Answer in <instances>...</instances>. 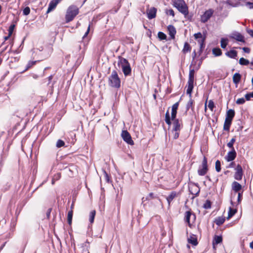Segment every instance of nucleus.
<instances>
[{
    "label": "nucleus",
    "instance_id": "nucleus-1",
    "mask_svg": "<svg viewBox=\"0 0 253 253\" xmlns=\"http://www.w3.org/2000/svg\"><path fill=\"white\" fill-rule=\"evenodd\" d=\"M178 105V102H176L172 106L170 116L168 111L166 113L165 121L166 123L169 126L171 125V121H172V128L171 130H180L182 126L181 122L176 119Z\"/></svg>",
    "mask_w": 253,
    "mask_h": 253
},
{
    "label": "nucleus",
    "instance_id": "nucleus-2",
    "mask_svg": "<svg viewBox=\"0 0 253 253\" xmlns=\"http://www.w3.org/2000/svg\"><path fill=\"white\" fill-rule=\"evenodd\" d=\"M172 5L184 16L188 14V7L184 0H172Z\"/></svg>",
    "mask_w": 253,
    "mask_h": 253
},
{
    "label": "nucleus",
    "instance_id": "nucleus-3",
    "mask_svg": "<svg viewBox=\"0 0 253 253\" xmlns=\"http://www.w3.org/2000/svg\"><path fill=\"white\" fill-rule=\"evenodd\" d=\"M79 13L78 7L74 5H70L67 9L65 15V22L68 23L72 21Z\"/></svg>",
    "mask_w": 253,
    "mask_h": 253
},
{
    "label": "nucleus",
    "instance_id": "nucleus-4",
    "mask_svg": "<svg viewBox=\"0 0 253 253\" xmlns=\"http://www.w3.org/2000/svg\"><path fill=\"white\" fill-rule=\"evenodd\" d=\"M118 65L122 69L125 76H127L130 74L131 69L126 59L124 58H120L118 61Z\"/></svg>",
    "mask_w": 253,
    "mask_h": 253
},
{
    "label": "nucleus",
    "instance_id": "nucleus-5",
    "mask_svg": "<svg viewBox=\"0 0 253 253\" xmlns=\"http://www.w3.org/2000/svg\"><path fill=\"white\" fill-rule=\"evenodd\" d=\"M121 81L117 72L113 71L109 78V84L114 87L119 88L120 86Z\"/></svg>",
    "mask_w": 253,
    "mask_h": 253
},
{
    "label": "nucleus",
    "instance_id": "nucleus-6",
    "mask_svg": "<svg viewBox=\"0 0 253 253\" xmlns=\"http://www.w3.org/2000/svg\"><path fill=\"white\" fill-rule=\"evenodd\" d=\"M194 72L193 71H191L189 73V79L188 81V84L187 86L186 92L190 96L191 95V93L194 86Z\"/></svg>",
    "mask_w": 253,
    "mask_h": 253
},
{
    "label": "nucleus",
    "instance_id": "nucleus-7",
    "mask_svg": "<svg viewBox=\"0 0 253 253\" xmlns=\"http://www.w3.org/2000/svg\"><path fill=\"white\" fill-rule=\"evenodd\" d=\"M40 53L39 55L41 56L42 59H46L50 56L52 52V48L50 46L42 48V50H40Z\"/></svg>",
    "mask_w": 253,
    "mask_h": 253
},
{
    "label": "nucleus",
    "instance_id": "nucleus-8",
    "mask_svg": "<svg viewBox=\"0 0 253 253\" xmlns=\"http://www.w3.org/2000/svg\"><path fill=\"white\" fill-rule=\"evenodd\" d=\"M13 44V42L9 41L8 44H7V45H6L4 47H3V45H4V43H3L1 45V53L4 52L7 49H8V52L9 53H13L14 54H18L20 52V51L18 50H17V49L14 50H12V47Z\"/></svg>",
    "mask_w": 253,
    "mask_h": 253
},
{
    "label": "nucleus",
    "instance_id": "nucleus-9",
    "mask_svg": "<svg viewBox=\"0 0 253 253\" xmlns=\"http://www.w3.org/2000/svg\"><path fill=\"white\" fill-rule=\"evenodd\" d=\"M208 170L207 160L206 157H204L201 167L198 169V173L200 175H204L207 172Z\"/></svg>",
    "mask_w": 253,
    "mask_h": 253
},
{
    "label": "nucleus",
    "instance_id": "nucleus-10",
    "mask_svg": "<svg viewBox=\"0 0 253 253\" xmlns=\"http://www.w3.org/2000/svg\"><path fill=\"white\" fill-rule=\"evenodd\" d=\"M123 140L127 144L133 145L134 143L131 139V136L126 130H123L121 134Z\"/></svg>",
    "mask_w": 253,
    "mask_h": 253
},
{
    "label": "nucleus",
    "instance_id": "nucleus-11",
    "mask_svg": "<svg viewBox=\"0 0 253 253\" xmlns=\"http://www.w3.org/2000/svg\"><path fill=\"white\" fill-rule=\"evenodd\" d=\"M229 38L235 39V40L241 42H245L244 40V36L241 35L240 33L238 32H234L232 34H231L229 36Z\"/></svg>",
    "mask_w": 253,
    "mask_h": 253
},
{
    "label": "nucleus",
    "instance_id": "nucleus-12",
    "mask_svg": "<svg viewBox=\"0 0 253 253\" xmlns=\"http://www.w3.org/2000/svg\"><path fill=\"white\" fill-rule=\"evenodd\" d=\"M235 170L234 178L238 180H241L243 176V169L241 166L238 165L235 168Z\"/></svg>",
    "mask_w": 253,
    "mask_h": 253
},
{
    "label": "nucleus",
    "instance_id": "nucleus-13",
    "mask_svg": "<svg viewBox=\"0 0 253 253\" xmlns=\"http://www.w3.org/2000/svg\"><path fill=\"white\" fill-rule=\"evenodd\" d=\"M213 11L212 9H209L205 11L204 14L201 16V21L203 22H207L212 16Z\"/></svg>",
    "mask_w": 253,
    "mask_h": 253
},
{
    "label": "nucleus",
    "instance_id": "nucleus-14",
    "mask_svg": "<svg viewBox=\"0 0 253 253\" xmlns=\"http://www.w3.org/2000/svg\"><path fill=\"white\" fill-rule=\"evenodd\" d=\"M194 36L195 39L197 40L198 42L200 44V47L202 48L205 40V37H204L201 33L195 34Z\"/></svg>",
    "mask_w": 253,
    "mask_h": 253
},
{
    "label": "nucleus",
    "instance_id": "nucleus-15",
    "mask_svg": "<svg viewBox=\"0 0 253 253\" xmlns=\"http://www.w3.org/2000/svg\"><path fill=\"white\" fill-rule=\"evenodd\" d=\"M236 156V153L234 149L232 151L229 152L225 157V159L227 161H232L235 158Z\"/></svg>",
    "mask_w": 253,
    "mask_h": 253
},
{
    "label": "nucleus",
    "instance_id": "nucleus-16",
    "mask_svg": "<svg viewBox=\"0 0 253 253\" xmlns=\"http://www.w3.org/2000/svg\"><path fill=\"white\" fill-rule=\"evenodd\" d=\"M60 1L61 0H52L49 3L47 12H49L54 9Z\"/></svg>",
    "mask_w": 253,
    "mask_h": 253
},
{
    "label": "nucleus",
    "instance_id": "nucleus-17",
    "mask_svg": "<svg viewBox=\"0 0 253 253\" xmlns=\"http://www.w3.org/2000/svg\"><path fill=\"white\" fill-rule=\"evenodd\" d=\"M157 9L154 7H151L147 11V16L149 19H152L156 17Z\"/></svg>",
    "mask_w": 253,
    "mask_h": 253
},
{
    "label": "nucleus",
    "instance_id": "nucleus-18",
    "mask_svg": "<svg viewBox=\"0 0 253 253\" xmlns=\"http://www.w3.org/2000/svg\"><path fill=\"white\" fill-rule=\"evenodd\" d=\"M187 241L188 243L191 244L194 246H196L198 244L197 237L194 235H190L187 238Z\"/></svg>",
    "mask_w": 253,
    "mask_h": 253
},
{
    "label": "nucleus",
    "instance_id": "nucleus-19",
    "mask_svg": "<svg viewBox=\"0 0 253 253\" xmlns=\"http://www.w3.org/2000/svg\"><path fill=\"white\" fill-rule=\"evenodd\" d=\"M168 30L169 32V34L171 39H173L175 37V35L176 34V30L175 28L172 25H169L168 27Z\"/></svg>",
    "mask_w": 253,
    "mask_h": 253
},
{
    "label": "nucleus",
    "instance_id": "nucleus-20",
    "mask_svg": "<svg viewBox=\"0 0 253 253\" xmlns=\"http://www.w3.org/2000/svg\"><path fill=\"white\" fill-rule=\"evenodd\" d=\"M235 115V112L232 109L229 110L226 113V120H230L232 121V119L233 118Z\"/></svg>",
    "mask_w": 253,
    "mask_h": 253
},
{
    "label": "nucleus",
    "instance_id": "nucleus-21",
    "mask_svg": "<svg viewBox=\"0 0 253 253\" xmlns=\"http://www.w3.org/2000/svg\"><path fill=\"white\" fill-rule=\"evenodd\" d=\"M226 55L230 58H235L237 56V51L234 50H231L225 53Z\"/></svg>",
    "mask_w": 253,
    "mask_h": 253
},
{
    "label": "nucleus",
    "instance_id": "nucleus-22",
    "mask_svg": "<svg viewBox=\"0 0 253 253\" xmlns=\"http://www.w3.org/2000/svg\"><path fill=\"white\" fill-rule=\"evenodd\" d=\"M89 26L87 28V31L85 32L83 39V44H84V47H85L87 44H88V41H89V40L88 38H85V37L87 35V34H88L89 33Z\"/></svg>",
    "mask_w": 253,
    "mask_h": 253
},
{
    "label": "nucleus",
    "instance_id": "nucleus-23",
    "mask_svg": "<svg viewBox=\"0 0 253 253\" xmlns=\"http://www.w3.org/2000/svg\"><path fill=\"white\" fill-rule=\"evenodd\" d=\"M222 238L221 236H215L213 240V246L215 248V245L221 243Z\"/></svg>",
    "mask_w": 253,
    "mask_h": 253
},
{
    "label": "nucleus",
    "instance_id": "nucleus-24",
    "mask_svg": "<svg viewBox=\"0 0 253 253\" xmlns=\"http://www.w3.org/2000/svg\"><path fill=\"white\" fill-rule=\"evenodd\" d=\"M52 78H53L52 75H50L48 77V85H49L50 89L51 90L50 94H52V93H53V85L55 83V82H53V83H51Z\"/></svg>",
    "mask_w": 253,
    "mask_h": 253
},
{
    "label": "nucleus",
    "instance_id": "nucleus-25",
    "mask_svg": "<svg viewBox=\"0 0 253 253\" xmlns=\"http://www.w3.org/2000/svg\"><path fill=\"white\" fill-rule=\"evenodd\" d=\"M242 188L241 184H240L237 182L234 181L232 183V188L235 191H239Z\"/></svg>",
    "mask_w": 253,
    "mask_h": 253
},
{
    "label": "nucleus",
    "instance_id": "nucleus-26",
    "mask_svg": "<svg viewBox=\"0 0 253 253\" xmlns=\"http://www.w3.org/2000/svg\"><path fill=\"white\" fill-rule=\"evenodd\" d=\"M241 80V75L239 73H235L233 77V81L236 84H238Z\"/></svg>",
    "mask_w": 253,
    "mask_h": 253
},
{
    "label": "nucleus",
    "instance_id": "nucleus-27",
    "mask_svg": "<svg viewBox=\"0 0 253 253\" xmlns=\"http://www.w3.org/2000/svg\"><path fill=\"white\" fill-rule=\"evenodd\" d=\"M228 42L229 40L227 38H221L220 41L221 47L222 48H225L228 44Z\"/></svg>",
    "mask_w": 253,
    "mask_h": 253
},
{
    "label": "nucleus",
    "instance_id": "nucleus-28",
    "mask_svg": "<svg viewBox=\"0 0 253 253\" xmlns=\"http://www.w3.org/2000/svg\"><path fill=\"white\" fill-rule=\"evenodd\" d=\"M176 196V193L175 192H171L169 196L167 197V199L169 204H170V203L173 200V199Z\"/></svg>",
    "mask_w": 253,
    "mask_h": 253
},
{
    "label": "nucleus",
    "instance_id": "nucleus-29",
    "mask_svg": "<svg viewBox=\"0 0 253 253\" xmlns=\"http://www.w3.org/2000/svg\"><path fill=\"white\" fill-rule=\"evenodd\" d=\"M36 61H30L28 63V64L26 65V66L25 69L22 72H21V73H23L24 72H25L26 71L28 70L29 69L31 68L33 65H34L36 64Z\"/></svg>",
    "mask_w": 253,
    "mask_h": 253
},
{
    "label": "nucleus",
    "instance_id": "nucleus-30",
    "mask_svg": "<svg viewBox=\"0 0 253 253\" xmlns=\"http://www.w3.org/2000/svg\"><path fill=\"white\" fill-rule=\"evenodd\" d=\"M190 50H191V46H190V44L189 43H188L187 42H185L183 48L182 49V52L184 53H186L190 51Z\"/></svg>",
    "mask_w": 253,
    "mask_h": 253
},
{
    "label": "nucleus",
    "instance_id": "nucleus-31",
    "mask_svg": "<svg viewBox=\"0 0 253 253\" xmlns=\"http://www.w3.org/2000/svg\"><path fill=\"white\" fill-rule=\"evenodd\" d=\"M231 122L230 120H225L224 124V129L225 130H229L230 126L231 124Z\"/></svg>",
    "mask_w": 253,
    "mask_h": 253
},
{
    "label": "nucleus",
    "instance_id": "nucleus-32",
    "mask_svg": "<svg viewBox=\"0 0 253 253\" xmlns=\"http://www.w3.org/2000/svg\"><path fill=\"white\" fill-rule=\"evenodd\" d=\"M225 219L223 217H218L215 220V223L218 225H220L224 223Z\"/></svg>",
    "mask_w": 253,
    "mask_h": 253
},
{
    "label": "nucleus",
    "instance_id": "nucleus-33",
    "mask_svg": "<svg viewBox=\"0 0 253 253\" xmlns=\"http://www.w3.org/2000/svg\"><path fill=\"white\" fill-rule=\"evenodd\" d=\"M237 212L236 210L232 209L231 208H229V211H228V219L230 218L232 216H233Z\"/></svg>",
    "mask_w": 253,
    "mask_h": 253
},
{
    "label": "nucleus",
    "instance_id": "nucleus-34",
    "mask_svg": "<svg viewBox=\"0 0 253 253\" xmlns=\"http://www.w3.org/2000/svg\"><path fill=\"white\" fill-rule=\"evenodd\" d=\"M192 214L190 211H187L185 213V220L188 223L189 225L191 226V223L190 222V218Z\"/></svg>",
    "mask_w": 253,
    "mask_h": 253
},
{
    "label": "nucleus",
    "instance_id": "nucleus-35",
    "mask_svg": "<svg viewBox=\"0 0 253 253\" xmlns=\"http://www.w3.org/2000/svg\"><path fill=\"white\" fill-rule=\"evenodd\" d=\"M95 215V211H91L89 213V220L91 223L93 222Z\"/></svg>",
    "mask_w": 253,
    "mask_h": 253
},
{
    "label": "nucleus",
    "instance_id": "nucleus-36",
    "mask_svg": "<svg viewBox=\"0 0 253 253\" xmlns=\"http://www.w3.org/2000/svg\"><path fill=\"white\" fill-rule=\"evenodd\" d=\"M180 130H171V134L173 139H176L179 137V132Z\"/></svg>",
    "mask_w": 253,
    "mask_h": 253
},
{
    "label": "nucleus",
    "instance_id": "nucleus-37",
    "mask_svg": "<svg viewBox=\"0 0 253 253\" xmlns=\"http://www.w3.org/2000/svg\"><path fill=\"white\" fill-rule=\"evenodd\" d=\"M73 217V212L72 211H69L68 213L67 221L69 224L71 225L72 223Z\"/></svg>",
    "mask_w": 253,
    "mask_h": 253
},
{
    "label": "nucleus",
    "instance_id": "nucleus-38",
    "mask_svg": "<svg viewBox=\"0 0 253 253\" xmlns=\"http://www.w3.org/2000/svg\"><path fill=\"white\" fill-rule=\"evenodd\" d=\"M212 53L215 56H219L221 54L222 52L220 48H213Z\"/></svg>",
    "mask_w": 253,
    "mask_h": 253
},
{
    "label": "nucleus",
    "instance_id": "nucleus-39",
    "mask_svg": "<svg viewBox=\"0 0 253 253\" xmlns=\"http://www.w3.org/2000/svg\"><path fill=\"white\" fill-rule=\"evenodd\" d=\"M239 63L241 65H247L249 64V61L242 57L240 59Z\"/></svg>",
    "mask_w": 253,
    "mask_h": 253
},
{
    "label": "nucleus",
    "instance_id": "nucleus-40",
    "mask_svg": "<svg viewBox=\"0 0 253 253\" xmlns=\"http://www.w3.org/2000/svg\"><path fill=\"white\" fill-rule=\"evenodd\" d=\"M165 13L168 15H170L172 17L174 16V12L172 9H165Z\"/></svg>",
    "mask_w": 253,
    "mask_h": 253
},
{
    "label": "nucleus",
    "instance_id": "nucleus-41",
    "mask_svg": "<svg viewBox=\"0 0 253 253\" xmlns=\"http://www.w3.org/2000/svg\"><path fill=\"white\" fill-rule=\"evenodd\" d=\"M158 37L160 40H166L167 38V36L163 32H159L158 34Z\"/></svg>",
    "mask_w": 253,
    "mask_h": 253
},
{
    "label": "nucleus",
    "instance_id": "nucleus-42",
    "mask_svg": "<svg viewBox=\"0 0 253 253\" xmlns=\"http://www.w3.org/2000/svg\"><path fill=\"white\" fill-rule=\"evenodd\" d=\"M68 169L73 174L74 173H78V172L77 169H76L73 165L70 166Z\"/></svg>",
    "mask_w": 253,
    "mask_h": 253
},
{
    "label": "nucleus",
    "instance_id": "nucleus-43",
    "mask_svg": "<svg viewBox=\"0 0 253 253\" xmlns=\"http://www.w3.org/2000/svg\"><path fill=\"white\" fill-rule=\"evenodd\" d=\"M208 107L211 111H212L214 108V102L212 100H210L208 102Z\"/></svg>",
    "mask_w": 253,
    "mask_h": 253
},
{
    "label": "nucleus",
    "instance_id": "nucleus-44",
    "mask_svg": "<svg viewBox=\"0 0 253 253\" xmlns=\"http://www.w3.org/2000/svg\"><path fill=\"white\" fill-rule=\"evenodd\" d=\"M64 144H65V143L63 140H62L61 139H59V140H58V141L56 142V146L57 147L60 148V147L63 146L64 145Z\"/></svg>",
    "mask_w": 253,
    "mask_h": 253
},
{
    "label": "nucleus",
    "instance_id": "nucleus-45",
    "mask_svg": "<svg viewBox=\"0 0 253 253\" xmlns=\"http://www.w3.org/2000/svg\"><path fill=\"white\" fill-rule=\"evenodd\" d=\"M235 142V138H232L229 142L227 143V146L230 148L233 149V146L234 143Z\"/></svg>",
    "mask_w": 253,
    "mask_h": 253
},
{
    "label": "nucleus",
    "instance_id": "nucleus-46",
    "mask_svg": "<svg viewBox=\"0 0 253 253\" xmlns=\"http://www.w3.org/2000/svg\"><path fill=\"white\" fill-rule=\"evenodd\" d=\"M30 12V8L28 6H27L25 8H24L23 10V14L24 15H28V14H29Z\"/></svg>",
    "mask_w": 253,
    "mask_h": 253
},
{
    "label": "nucleus",
    "instance_id": "nucleus-47",
    "mask_svg": "<svg viewBox=\"0 0 253 253\" xmlns=\"http://www.w3.org/2000/svg\"><path fill=\"white\" fill-rule=\"evenodd\" d=\"M215 169L217 172H219L220 171V169H221L220 162L218 160L216 161L215 162Z\"/></svg>",
    "mask_w": 253,
    "mask_h": 253
},
{
    "label": "nucleus",
    "instance_id": "nucleus-48",
    "mask_svg": "<svg viewBox=\"0 0 253 253\" xmlns=\"http://www.w3.org/2000/svg\"><path fill=\"white\" fill-rule=\"evenodd\" d=\"M251 98H253V91L245 95V98L247 100H250Z\"/></svg>",
    "mask_w": 253,
    "mask_h": 253
},
{
    "label": "nucleus",
    "instance_id": "nucleus-49",
    "mask_svg": "<svg viewBox=\"0 0 253 253\" xmlns=\"http://www.w3.org/2000/svg\"><path fill=\"white\" fill-rule=\"evenodd\" d=\"M14 27H15L14 25H11L10 26V27H9L8 31V34H9V36H11V35L13 33Z\"/></svg>",
    "mask_w": 253,
    "mask_h": 253
},
{
    "label": "nucleus",
    "instance_id": "nucleus-50",
    "mask_svg": "<svg viewBox=\"0 0 253 253\" xmlns=\"http://www.w3.org/2000/svg\"><path fill=\"white\" fill-rule=\"evenodd\" d=\"M245 102V100L244 98H240L237 100L236 103L238 104H244Z\"/></svg>",
    "mask_w": 253,
    "mask_h": 253
},
{
    "label": "nucleus",
    "instance_id": "nucleus-51",
    "mask_svg": "<svg viewBox=\"0 0 253 253\" xmlns=\"http://www.w3.org/2000/svg\"><path fill=\"white\" fill-rule=\"evenodd\" d=\"M89 243H87L85 244V248L83 250L82 253H88V247Z\"/></svg>",
    "mask_w": 253,
    "mask_h": 253
},
{
    "label": "nucleus",
    "instance_id": "nucleus-52",
    "mask_svg": "<svg viewBox=\"0 0 253 253\" xmlns=\"http://www.w3.org/2000/svg\"><path fill=\"white\" fill-rule=\"evenodd\" d=\"M61 177V174L60 173H56V174H55L53 176V178L55 180H57L58 179H59Z\"/></svg>",
    "mask_w": 253,
    "mask_h": 253
},
{
    "label": "nucleus",
    "instance_id": "nucleus-53",
    "mask_svg": "<svg viewBox=\"0 0 253 253\" xmlns=\"http://www.w3.org/2000/svg\"><path fill=\"white\" fill-rule=\"evenodd\" d=\"M51 208H49L47 210L46 212V217L48 218V219H49L50 218V213H51Z\"/></svg>",
    "mask_w": 253,
    "mask_h": 253
},
{
    "label": "nucleus",
    "instance_id": "nucleus-54",
    "mask_svg": "<svg viewBox=\"0 0 253 253\" xmlns=\"http://www.w3.org/2000/svg\"><path fill=\"white\" fill-rule=\"evenodd\" d=\"M243 50L245 52H246V53H250V49L248 47H243L242 48Z\"/></svg>",
    "mask_w": 253,
    "mask_h": 253
},
{
    "label": "nucleus",
    "instance_id": "nucleus-55",
    "mask_svg": "<svg viewBox=\"0 0 253 253\" xmlns=\"http://www.w3.org/2000/svg\"><path fill=\"white\" fill-rule=\"evenodd\" d=\"M204 207L206 209H209L211 207V205L210 202H207L204 205Z\"/></svg>",
    "mask_w": 253,
    "mask_h": 253
},
{
    "label": "nucleus",
    "instance_id": "nucleus-56",
    "mask_svg": "<svg viewBox=\"0 0 253 253\" xmlns=\"http://www.w3.org/2000/svg\"><path fill=\"white\" fill-rule=\"evenodd\" d=\"M247 5H248L250 8H253V2H247Z\"/></svg>",
    "mask_w": 253,
    "mask_h": 253
},
{
    "label": "nucleus",
    "instance_id": "nucleus-57",
    "mask_svg": "<svg viewBox=\"0 0 253 253\" xmlns=\"http://www.w3.org/2000/svg\"><path fill=\"white\" fill-rule=\"evenodd\" d=\"M19 60V58L17 57H15L14 58H11V62H16Z\"/></svg>",
    "mask_w": 253,
    "mask_h": 253
},
{
    "label": "nucleus",
    "instance_id": "nucleus-58",
    "mask_svg": "<svg viewBox=\"0 0 253 253\" xmlns=\"http://www.w3.org/2000/svg\"><path fill=\"white\" fill-rule=\"evenodd\" d=\"M248 33H249V34L252 36V37H253V30H248Z\"/></svg>",
    "mask_w": 253,
    "mask_h": 253
},
{
    "label": "nucleus",
    "instance_id": "nucleus-59",
    "mask_svg": "<svg viewBox=\"0 0 253 253\" xmlns=\"http://www.w3.org/2000/svg\"><path fill=\"white\" fill-rule=\"evenodd\" d=\"M6 242L4 243L0 247V252L3 249L4 247L5 246Z\"/></svg>",
    "mask_w": 253,
    "mask_h": 253
},
{
    "label": "nucleus",
    "instance_id": "nucleus-60",
    "mask_svg": "<svg viewBox=\"0 0 253 253\" xmlns=\"http://www.w3.org/2000/svg\"><path fill=\"white\" fill-rule=\"evenodd\" d=\"M250 247L253 249V241L250 243Z\"/></svg>",
    "mask_w": 253,
    "mask_h": 253
},
{
    "label": "nucleus",
    "instance_id": "nucleus-61",
    "mask_svg": "<svg viewBox=\"0 0 253 253\" xmlns=\"http://www.w3.org/2000/svg\"><path fill=\"white\" fill-rule=\"evenodd\" d=\"M10 36H9V34H8V35L7 36H6V37H4V40H5V41L7 40L9 38V37H10Z\"/></svg>",
    "mask_w": 253,
    "mask_h": 253
},
{
    "label": "nucleus",
    "instance_id": "nucleus-62",
    "mask_svg": "<svg viewBox=\"0 0 253 253\" xmlns=\"http://www.w3.org/2000/svg\"><path fill=\"white\" fill-rule=\"evenodd\" d=\"M207 101H206V103H205V111H207Z\"/></svg>",
    "mask_w": 253,
    "mask_h": 253
},
{
    "label": "nucleus",
    "instance_id": "nucleus-63",
    "mask_svg": "<svg viewBox=\"0 0 253 253\" xmlns=\"http://www.w3.org/2000/svg\"><path fill=\"white\" fill-rule=\"evenodd\" d=\"M55 181V180L53 178L52 179V181H51L52 185H53L54 184Z\"/></svg>",
    "mask_w": 253,
    "mask_h": 253
},
{
    "label": "nucleus",
    "instance_id": "nucleus-64",
    "mask_svg": "<svg viewBox=\"0 0 253 253\" xmlns=\"http://www.w3.org/2000/svg\"><path fill=\"white\" fill-rule=\"evenodd\" d=\"M192 102H191V101H190V102H189L188 103V106H189V105H192Z\"/></svg>",
    "mask_w": 253,
    "mask_h": 253
}]
</instances>
